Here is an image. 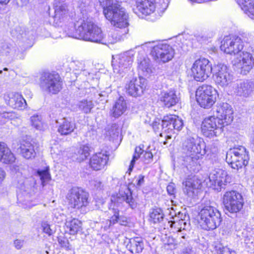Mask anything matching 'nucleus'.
<instances>
[{
    "label": "nucleus",
    "mask_w": 254,
    "mask_h": 254,
    "mask_svg": "<svg viewBox=\"0 0 254 254\" xmlns=\"http://www.w3.org/2000/svg\"><path fill=\"white\" fill-rule=\"evenodd\" d=\"M204 144L197 137H188L183 142V152L186 155L178 159L190 172H197L200 169L199 159L205 154Z\"/></svg>",
    "instance_id": "1"
},
{
    "label": "nucleus",
    "mask_w": 254,
    "mask_h": 254,
    "mask_svg": "<svg viewBox=\"0 0 254 254\" xmlns=\"http://www.w3.org/2000/svg\"><path fill=\"white\" fill-rule=\"evenodd\" d=\"M65 32L68 37L95 43H101L104 37L101 28L88 19L77 21L74 26L71 23Z\"/></svg>",
    "instance_id": "2"
},
{
    "label": "nucleus",
    "mask_w": 254,
    "mask_h": 254,
    "mask_svg": "<svg viewBox=\"0 0 254 254\" xmlns=\"http://www.w3.org/2000/svg\"><path fill=\"white\" fill-rule=\"evenodd\" d=\"M103 14L113 25L125 26L127 24L128 14L121 6L122 0H98Z\"/></svg>",
    "instance_id": "3"
},
{
    "label": "nucleus",
    "mask_w": 254,
    "mask_h": 254,
    "mask_svg": "<svg viewBox=\"0 0 254 254\" xmlns=\"http://www.w3.org/2000/svg\"><path fill=\"white\" fill-rule=\"evenodd\" d=\"M200 223L205 230H214L218 227L222 218L220 211L211 205L205 206L199 212Z\"/></svg>",
    "instance_id": "4"
},
{
    "label": "nucleus",
    "mask_w": 254,
    "mask_h": 254,
    "mask_svg": "<svg viewBox=\"0 0 254 254\" xmlns=\"http://www.w3.org/2000/svg\"><path fill=\"white\" fill-rule=\"evenodd\" d=\"M250 159L249 152L242 146L230 149L226 154V162L232 168L239 170L248 164Z\"/></svg>",
    "instance_id": "5"
},
{
    "label": "nucleus",
    "mask_w": 254,
    "mask_h": 254,
    "mask_svg": "<svg viewBox=\"0 0 254 254\" xmlns=\"http://www.w3.org/2000/svg\"><path fill=\"white\" fill-rule=\"evenodd\" d=\"M251 39L247 35L225 37L221 42V50L228 54L239 53L245 46V44L249 43Z\"/></svg>",
    "instance_id": "6"
},
{
    "label": "nucleus",
    "mask_w": 254,
    "mask_h": 254,
    "mask_svg": "<svg viewBox=\"0 0 254 254\" xmlns=\"http://www.w3.org/2000/svg\"><path fill=\"white\" fill-rule=\"evenodd\" d=\"M195 95L197 102L204 109L211 108L218 97L217 91L212 86L207 84L199 86L196 91Z\"/></svg>",
    "instance_id": "7"
},
{
    "label": "nucleus",
    "mask_w": 254,
    "mask_h": 254,
    "mask_svg": "<svg viewBox=\"0 0 254 254\" xmlns=\"http://www.w3.org/2000/svg\"><path fill=\"white\" fill-rule=\"evenodd\" d=\"M40 87L44 92L56 94L62 88V81L58 74L45 73L40 77Z\"/></svg>",
    "instance_id": "8"
},
{
    "label": "nucleus",
    "mask_w": 254,
    "mask_h": 254,
    "mask_svg": "<svg viewBox=\"0 0 254 254\" xmlns=\"http://www.w3.org/2000/svg\"><path fill=\"white\" fill-rule=\"evenodd\" d=\"M213 67L209 61L205 58H199L193 63L191 70L194 79L202 82L207 79L213 72Z\"/></svg>",
    "instance_id": "9"
},
{
    "label": "nucleus",
    "mask_w": 254,
    "mask_h": 254,
    "mask_svg": "<svg viewBox=\"0 0 254 254\" xmlns=\"http://www.w3.org/2000/svg\"><path fill=\"white\" fill-rule=\"evenodd\" d=\"M88 197V193L78 188L71 189L66 197L70 207L76 209H82L87 206Z\"/></svg>",
    "instance_id": "10"
},
{
    "label": "nucleus",
    "mask_w": 254,
    "mask_h": 254,
    "mask_svg": "<svg viewBox=\"0 0 254 254\" xmlns=\"http://www.w3.org/2000/svg\"><path fill=\"white\" fill-rule=\"evenodd\" d=\"M223 203L226 210L230 213H237L243 207L244 199L239 192L235 190L227 191L223 196Z\"/></svg>",
    "instance_id": "11"
},
{
    "label": "nucleus",
    "mask_w": 254,
    "mask_h": 254,
    "mask_svg": "<svg viewBox=\"0 0 254 254\" xmlns=\"http://www.w3.org/2000/svg\"><path fill=\"white\" fill-rule=\"evenodd\" d=\"M213 77L216 85L223 88L229 86L233 81V76L228 67L223 64L214 65L213 68Z\"/></svg>",
    "instance_id": "12"
},
{
    "label": "nucleus",
    "mask_w": 254,
    "mask_h": 254,
    "mask_svg": "<svg viewBox=\"0 0 254 254\" xmlns=\"http://www.w3.org/2000/svg\"><path fill=\"white\" fill-rule=\"evenodd\" d=\"M225 126L219 119L214 116L206 118L201 125L202 131L204 135L209 137L217 136L221 133Z\"/></svg>",
    "instance_id": "13"
},
{
    "label": "nucleus",
    "mask_w": 254,
    "mask_h": 254,
    "mask_svg": "<svg viewBox=\"0 0 254 254\" xmlns=\"http://www.w3.org/2000/svg\"><path fill=\"white\" fill-rule=\"evenodd\" d=\"M151 55L155 60L166 63L172 59L174 56V50L167 44L158 43L151 50Z\"/></svg>",
    "instance_id": "14"
},
{
    "label": "nucleus",
    "mask_w": 254,
    "mask_h": 254,
    "mask_svg": "<svg viewBox=\"0 0 254 254\" xmlns=\"http://www.w3.org/2000/svg\"><path fill=\"white\" fill-rule=\"evenodd\" d=\"M184 126L183 121L178 116L170 115L165 116L162 121L163 131L168 133H175V130L179 131Z\"/></svg>",
    "instance_id": "15"
},
{
    "label": "nucleus",
    "mask_w": 254,
    "mask_h": 254,
    "mask_svg": "<svg viewBox=\"0 0 254 254\" xmlns=\"http://www.w3.org/2000/svg\"><path fill=\"white\" fill-rule=\"evenodd\" d=\"M146 86V80L142 77L133 78L126 86L127 92L130 96L137 97L141 96Z\"/></svg>",
    "instance_id": "16"
},
{
    "label": "nucleus",
    "mask_w": 254,
    "mask_h": 254,
    "mask_svg": "<svg viewBox=\"0 0 254 254\" xmlns=\"http://www.w3.org/2000/svg\"><path fill=\"white\" fill-rule=\"evenodd\" d=\"M135 52L130 50L121 54L119 56L118 65L113 64L114 72L121 74L125 69L129 67L132 62Z\"/></svg>",
    "instance_id": "17"
},
{
    "label": "nucleus",
    "mask_w": 254,
    "mask_h": 254,
    "mask_svg": "<svg viewBox=\"0 0 254 254\" xmlns=\"http://www.w3.org/2000/svg\"><path fill=\"white\" fill-rule=\"evenodd\" d=\"M233 110L227 103L218 105L216 109V118L225 126L230 124L233 120Z\"/></svg>",
    "instance_id": "18"
},
{
    "label": "nucleus",
    "mask_w": 254,
    "mask_h": 254,
    "mask_svg": "<svg viewBox=\"0 0 254 254\" xmlns=\"http://www.w3.org/2000/svg\"><path fill=\"white\" fill-rule=\"evenodd\" d=\"M225 171L220 169L213 170L209 176V187L216 190L220 189L227 183Z\"/></svg>",
    "instance_id": "19"
},
{
    "label": "nucleus",
    "mask_w": 254,
    "mask_h": 254,
    "mask_svg": "<svg viewBox=\"0 0 254 254\" xmlns=\"http://www.w3.org/2000/svg\"><path fill=\"white\" fill-rule=\"evenodd\" d=\"M111 201H114L115 203H117L118 206L119 205V203L124 201L132 209L135 208L137 205L135 199L132 196L130 190L127 187H126L124 190L122 189L120 190L117 197H112Z\"/></svg>",
    "instance_id": "20"
},
{
    "label": "nucleus",
    "mask_w": 254,
    "mask_h": 254,
    "mask_svg": "<svg viewBox=\"0 0 254 254\" xmlns=\"http://www.w3.org/2000/svg\"><path fill=\"white\" fill-rule=\"evenodd\" d=\"M248 50L243 51L240 55V64L243 74L249 73L254 65V51L252 48Z\"/></svg>",
    "instance_id": "21"
},
{
    "label": "nucleus",
    "mask_w": 254,
    "mask_h": 254,
    "mask_svg": "<svg viewBox=\"0 0 254 254\" xmlns=\"http://www.w3.org/2000/svg\"><path fill=\"white\" fill-rule=\"evenodd\" d=\"M202 181L197 176L189 177L183 183V190L190 197L195 194V191L201 188Z\"/></svg>",
    "instance_id": "22"
},
{
    "label": "nucleus",
    "mask_w": 254,
    "mask_h": 254,
    "mask_svg": "<svg viewBox=\"0 0 254 254\" xmlns=\"http://www.w3.org/2000/svg\"><path fill=\"white\" fill-rule=\"evenodd\" d=\"M135 4L133 10L137 15H150L155 10V6L153 1L149 0H135Z\"/></svg>",
    "instance_id": "23"
},
{
    "label": "nucleus",
    "mask_w": 254,
    "mask_h": 254,
    "mask_svg": "<svg viewBox=\"0 0 254 254\" xmlns=\"http://www.w3.org/2000/svg\"><path fill=\"white\" fill-rule=\"evenodd\" d=\"M55 16L54 21L59 25L65 22L69 18L68 9L66 3L60 1L54 3Z\"/></svg>",
    "instance_id": "24"
},
{
    "label": "nucleus",
    "mask_w": 254,
    "mask_h": 254,
    "mask_svg": "<svg viewBox=\"0 0 254 254\" xmlns=\"http://www.w3.org/2000/svg\"><path fill=\"white\" fill-rule=\"evenodd\" d=\"M4 99L7 104L13 109L22 110L27 105L25 100L18 93H9L4 96Z\"/></svg>",
    "instance_id": "25"
},
{
    "label": "nucleus",
    "mask_w": 254,
    "mask_h": 254,
    "mask_svg": "<svg viewBox=\"0 0 254 254\" xmlns=\"http://www.w3.org/2000/svg\"><path fill=\"white\" fill-rule=\"evenodd\" d=\"M109 159L105 153L99 152L93 155L90 160V166L94 170H100L104 168Z\"/></svg>",
    "instance_id": "26"
},
{
    "label": "nucleus",
    "mask_w": 254,
    "mask_h": 254,
    "mask_svg": "<svg viewBox=\"0 0 254 254\" xmlns=\"http://www.w3.org/2000/svg\"><path fill=\"white\" fill-rule=\"evenodd\" d=\"M254 90V81L246 80L240 81L237 84L235 92L237 95L244 97L249 96Z\"/></svg>",
    "instance_id": "27"
},
{
    "label": "nucleus",
    "mask_w": 254,
    "mask_h": 254,
    "mask_svg": "<svg viewBox=\"0 0 254 254\" xmlns=\"http://www.w3.org/2000/svg\"><path fill=\"white\" fill-rule=\"evenodd\" d=\"M19 149L22 157L26 159L34 158L36 155L34 143L31 141L27 140H22Z\"/></svg>",
    "instance_id": "28"
},
{
    "label": "nucleus",
    "mask_w": 254,
    "mask_h": 254,
    "mask_svg": "<svg viewBox=\"0 0 254 254\" xmlns=\"http://www.w3.org/2000/svg\"><path fill=\"white\" fill-rule=\"evenodd\" d=\"M160 99L166 107L170 108L179 102L180 97L177 95L176 91L170 90L162 92Z\"/></svg>",
    "instance_id": "29"
},
{
    "label": "nucleus",
    "mask_w": 254,
    "mask_h": 254,
    "mask_svg": "<svg viewBox=\"0 0 254 254\" xmlns=\"http://www.w3.org/2000/svg\"><path fill=\"white\" fill-rule=\"evenodd\" d=\"M15 157L11 150L4 142H0V162L4 164H11Z\"/></svg>",
    "instance_id": "30"
},
{
    "label": "nucleus",
    "mask_w": 254,
    "mask_h": 254,
    "mask_svg": "<svg viewBox=\"0 0 254 254\" xmlns=\"http://www.w3.org/2000/svg\"><path fill=\"white\" fill-rule=\"evenodd\" d=\"M114 26L120 28V29L114 31L109 36V41L112 44L123 40L126 37V35L128 32V29L127 28V26H128V22L127 25L125 26L119 27L116 25Z\"/></svg>",
    "instance_id": "31"
},
{
    "label": "nucleus",
    "mask_w": 254,
    "mask_h": 254,
    "mask_svg": "<svg viewBox=\"0 0 254 254\" xmlns=\"http://www.w3.org/2000/svg\"><path fill=\"white\" fill-rule=\"evenodd\" d=\"M127 108L126 101L123 97L121 96L113 106L111 110V115L115 118H118L125 113Z\"/></svg>",
    "instance_id": "32"
},
{
    "label": "nucleus",
    "mask_w": 254,
    "mask_h": 254,
    "mask_svg": "<svg viewBox=\"0 0 254 254\" xmlns=\"http://www.w3.org/2000/svg\"><path fill=\"white\" fill-rule=\"evenodd\" d=\"M127 247L132 254L141 253L144 248L142 239L140 237L130 239L129 243L127 245Z\"/></svg>",
    "instance_id": "33"
},
{
    "label": "nucleus",
    "mask_w": 254,
    "mask_h": 254,
    "mask_svg": "<svg viewBox=\"0 0 254 254\" xmlns=\"http://www.w3.org/2000/svg\"><path fill=\"white\" fill-rule=\"evenodd\" d=\"M81 222L77 219L67 220L65 223V230L70 235H75L81 230Z\"/></svg>",
    "instance_id": "34"
},
{
    "label": "nucleus",
    "mask_w": 254,
    "mask_h": 254,
    "mask_svg": "<svg viewBox=\"0 0 254 254\" xmlns=\"http://www.w3.org/2000/svg\"><path fill=\"white\" fill-rule=\"evenodd\" d=\"M241 7L250 18L254 19V0H242Z\"/></svg>",
    "instance_id": "35"
},
{
    "label": "nucleus",
    "mask_w": 254,
    "mask_h": 254,
    "mask_svg": "<svg viewBox=\"0 0 254 254\" xmlns=\"http://www.w3.org/2000/svg\"><path fill=\"white\" fill-rule=\"evenodd\" d=\"M75 128V125L74 123L64 119L59 126L58 131L62 135H67L73 131Z\"/></svg>",
    "instance_id": "36"
},
{
    "label": "nucleus",
    "mask_w": 254,
    "mask_h": 254,
    "mask_svg": "<svg viewBox=\"0 0 254 254\" xmlns=\"http://www.w3.org/2000/svg\"><path fill=\"white\" fill-rule=\"evenodd\" d=\"M138 61V68L144 75L147 76L152 72V68L149 59L144 58Z\"/></svg>",
    "instance_id": "37"
},
{
    "label": "nucleus",
    "mask_w": 254,
    "mask_h": 254,
    "mask_svg": "<svg viewBox=\"0 0 254 254\" xmlns=\"http://www.w3.org/2000/svg\"><path fill=\"white\" fill-rule=\"evenodd\" d=\"M94 105L91 100L83 99L78 103V107L81 111L85 114H88L91 112V110L94 108Z\"/></svg>",
    "instance_id": "38"
},
{
    "label": "nucleus",
    "mask_w": 254,
    "mask_h": 254,
    "mask_svg": "<svg viewBox=\"0 0 254 254\" xmlns=\"http://www.w3.org/2000/svg\"><path fill=\"white\" fill-rule=\"evenodd\" d=\"M163 218L164 214L160 208L153 209L150 212V220L153 223L160 222Z\"/></svg>",
    "instance_id": "39"
},
{
    "label": "nucleus",
    "mask_w": 254,
    "mask_h": 254,
    "mask_svg": "<svg viewBox=\"0 0 254 254\" xmlns=\"http://www.w3.org/2000/svg\"><path fill=\"white\" fill-rule=\"evenodd\" d=\"M90 147L88 145H83L80 146L77 152V160L81 162L87 158L90 154Z\"/></svg>",
    "instance_id": "40"
},
{
    "label": "nucleus",
    "mask_w": 254,
    "mask_h": 254,
    "mask_svg": "<svg viewBox=\"0 0 254 254\" xmlns=\"http://www.w3.org/2000/svg\"><path fill=\"white\" fill-rule=\"evenodd\" d=\"M187 217L185 213H183L180 211H179L177 214H175V217L173 218L174 219V221H168L167 222V225L170 226V228H173V225L175 224V221H179V224L181 225L182 223L184 224V227L187 225V222H185L186 218ZM183 229H185V227L183 228Z\"/></svg>",
    "instance_id": "41"
},
{
    "label": "nucleus",
    "mask_w": 254,
    "mask_h": 254,
    "mask_svg": "<svg viewBox=\"0 0 254 254\" xmlns=\"http://www.w3.org/2000/svg\"><path fill=\"white\" fill-rule=\"evenodd\" d=\"M19 118V116L14 112H0V124H3L9 120H12Z\"/></svg>",
    "instance_id": "42"
},
{
    "label": "nucleus",
    "mask_w": 254,
    "mask_h": 254,
    "mask_svg": "<svg viewBox=\"0 0 254 254\" xmlns=\"http://www.w3.org/2000/svg\"><path fill=\"white\" fill-rule=\"evenodd\" d=\"M32 126L38 130H44L46 127L42 121L41 117L38 115H34L31 117Z\"/></svg>",
    "instance_id": "43"
},
{
    "label": "nucleus",
    "mask_w": 254,
    "mask_h": 254,
    "mask_svg": "<svg viewBox=\"0 0 254 254\" xmlns=\"http://www.w3.org/2000/svg\"><path fill=\"white\" fill-rule=\"evenodd\" d=\"M143 151L139 147H136L135 149L134 153L133 155L132 159L130 161V165L127 172L130 174V172L133 168L135 162L140 157V155L143 153Z\"/></svg>",
    "instance_id": "44"
},
{
    "label": "nucleus",
    "mask_w": 254,
    "mask_h": 254,
    "mask_svg": "<svg viewBox=\"0 0 254 254\" xmlns=\"http://www.w3.org/2000/svg\"><path fill=\"white\" fill-rule=\"evenodd\" d=\"M114 214L112 216L110 220H107L106 221L107 226L106 227H110L111 225L115 224L116 223L119 222L122 225H125V223H126V221H123V223L121 222V218L119 217V210L114 209Z\"/></svg>",
    "instance_id": "45"
},
{
    "label": "nucleus",
    "mask_w": 254,
    "mask_h": 254,
    "mask_svg": "<svg viewBox=\"0 0 254 254\" xmlns=\"http://www.w3.org/2000/svg\"><path fill=\"white\" fill-rule=\"evenodd\" d=\"M37 175L40 177L43 186H44V183L50 180L51 177L49 172V168L47 167L44 170H38L37 172Z\"/></svg>",
    "instance_id": "46"
},
{
    "label": "nucleus",
    "mask_w": 254,
    "mask_h": 254,
    "mask_svg": "<svg viewBox=\"0 0 254 254\" xmlns=\"http://www.w3.org/2000/svg\"><path fill=\"white\" fill-rule=\"evenodd\" d=\"M119 133V129L116 124H113L109 126L106 131V135L112 138H115L118 136Z\"/></svg>",
    "instance_id": "47"
},
{
    "label": "nucleus",
    "mask_w": 254,
    "mask_h": 254,
    "mask_svg": "<svg viewBox=\"0 0 254 254\" xmlns=\"http://www.w3.org/2000/svg\"><path fill=\"white\" fill-rule=\"evenodd\" d=\"M13 51V47L7 43L2 44L0 46V54L7 56Z\"/></svg>",
    "instance_id": "48"
},
{
    "label": "nucleus",
    "mask_w": 254,
    "mask_h": 254,
    "mask_svg": "<svg viewBox=\"0 0 254 254\" xmlns=\"http://www.w3.org/2000/svg\"><path fill=\"white\" fill-rule=\"evenodd\" d=\"M41 226L43 232L49 236H51L55 233V230L51 228V226L47 221L42 222Z\"/></svg>",
    "instance_id": "49"
},
{
    "label": "nucleus",
    "mask_w": 254,
    "mask_h": 254,
    "mask_svg": "<svg viewBox=\"0 0 254 254\" xmlns=\"http://www.w3.org/2000/svg\"><path fill=\"white\" fill-rule=\"evenodd\" d=\"M90 186L93 189H101L103 185L101 181L98 179L92 180L90 182Z\"/></svg>",
    "instance_id": "50"
},
{
    "label": "nucleus",
    "mask_w": 254,
    "mask_h": 254,
    "mask_svg": "<svg viewBox=\"0 0 254 254\" xmlns=\"http://www.w3.org/2000/svg\"><path fill=\"white\" fill-rule=\"evenodd\" d=\"M144 161L145 163H149L152 161L153 155L150 152H145L143 154Z\"/></svg>",
    "instance_id": "51"
},
{
    "label": "nucleus",
    "mask_w": 254,
    "mask_h": 254,
    "mask_svg": "<svg viewBox=\"0 0 254 254\" xmlns=\"http://www.w3.org/2000/svg\"><path fill=\"white\" fill-rule=\"evenodd\" d=\"M51 154L53 155V157L55 158H58L59 156H60L62 154V152L61 150L58 149V148L56 147H52L51 150Z\"/></svg>",
    "instance_id": "52"
},
{
    "label": "nucleus",
    "mask_w": 254,
    "mask_h": 254,
    "mask_svg": "<svg viewBox=\"0 0 254 254\" xmlns=\"http://www.w3.org/2000/svg\"><path fill=\"white\" fill-rule=\"evenodd\" d=\"M144 176L142 175H138L137 177L135 178V183L136 184V185L137 187H140L141 185H142L144 184Z\"/></svg>",
    "instance_id": "53"
},
{
    "label": "nucleus",
    "mask_w": 254,
    "mask_h": 254,
    "mask_svg": "<svg viewBox=\"0 0 254 254\" xmlns=\"http://www.w3.org/2000/svg\"><path fill=\"white\" fill-rule=\"evenodd\" d=\"M167 190L168 193L170 195H173L175 193L176 189L175 188V184L173 183H170L167 187Z\"/></svg>",
    "instance_id": "54"
},
{
    "label": "nucleus",
    "mask_w": 254,
    "mask_h": 254,
    "mask_svg": "<svg viewBox=\"0 0 254 254\" xmlns=\"http://www.w3.org/2000/svg\"><path fill=\"white\" fill-rule=\"evenodd\" d=\"M220 254H234L235 252L231 251L230 249L227 247H222L219 248Z\"/></svg>",
    "instance_id": "55"
},
{
    "label": "nucleus",
    "mask_w": 254,
    "mask_h": 254,
    "mask_svg": "<svg viewBox=\"0 0 254 254\" xmlns=\"http://www.w3.org/2000/svg\"><path fill=\"white\" fill-rule=\"evenodd\" d=\"M160 127H162L161 126H160L159 122H158L156 121H155L153 122L152 127L155 132H158Z\"/></svg>",
    "instance_id": "56"
},
{
    "label": "nucleus",
    "mask_w": 254,
    "mask_h": 254,
    "mask_svg": "<svg viewBox=\"0 0 254 254\" xmlns=\"http://www.w3.org/2000/svg\"><path fill=\"white\" fill-rule=\"evenodd\" d=\"M14 244L16 249H20L23 245V241L21 240L17 239L14 241Z\"/></svg>",
    "instance_id": "57"
},
{
    "label": "nucleus",
    "mask_w": 254,
    "mask_h": 254,
    "mask_svg": "<svg viewBox=\"0 0 254 254\" xmlns=\"http://www.w3.org/2000/svg\"><path fill=\"white\" fill-rule=\"evenodd\" d=\"M6 173L3 169L1 168H0V185L3 182L4 179L5 178Z\"/></svg>",
    "instance_id": "58"
},
{
    "label": "nucleus",
    "mask_w": 254,
    "mask_h": 254,
    "mask_svg": "<svg viewBox=\"0 0 254 254\" xmlns=\"http://www.w3.org/2000/svg\"><path fill=\"white\" fill-rule=\"evenodd\" d=\"M10 0H0V4H7Z\"/></svg>",
    "instance_id": "59"
},
{
    "label": "nucleus",
    "mask_w": 254,
    "mask_h": 254,
    "mask_svg": "<svg viewBox=\"0 0 254 254\" xmlns=\"http://www.w3.org/2000/svg\"><path fill=\"white\" fill-rule=\"evenodd\" d=\"M167 138H171V135H167Z\"/></svg>",
    "instance_id": "60"
},
{
    "label": "nucleus",
    "mask_w": 254,
    "mask_h": 254,
    "mask_svg": "<svg viewBox=\"0 0 254 254\" xmlns=\"http://www.w3.org/2000/svg\"><path fill=\"white\" fill-rule=\"evenodd\" d=\"M3 70L7 71V70H8V69L7 68L5 67V68H4Z\"/></svg>",
    "instance_id": "61"
},
{
    "label": "nucleus",
    "mask_w": 254,
    "mask_h": 254,
    "mask_svg": "<svg viewBox=\"0 0 254 254\" xmlns=\"http://www.w3.org/2000/svg\"><path fill=\"white\" fill-rule=\"evenodd\" d=\"M45 252H46V254H49V252L48 251V250H46V251H45Z\"/></svg>",
    "instance_id": "62"
},
{
    "label": "nucleus",
    "mask_w": 254,
    "mask_h": 254,
    "mask_svg": "<svg viewBox=\"0 0 254 254\" xmlns=\"http://www.w3.org/2000/svg\"><path fill=\"white\" fill-rule=\"evenodd\" d=\"M160 135L161 136H162V133H160Z\"/></svg>",
    "instance_id": "63"
},
{
    "label": "nucleus",
    "mask_w": 254,
    "mask_h": 254,
    "mask_svg": "<svg viewBox=\"0 0 254 254\" xmlns=\"http://www.w3.org/2000/svg\"><path fill=\"white\" fill-rule=\"evenodd\" d=\"M2 70H0V74H1V73H2Z\"/></svg>",
    "instance_id": "64"
}]
</instances>
